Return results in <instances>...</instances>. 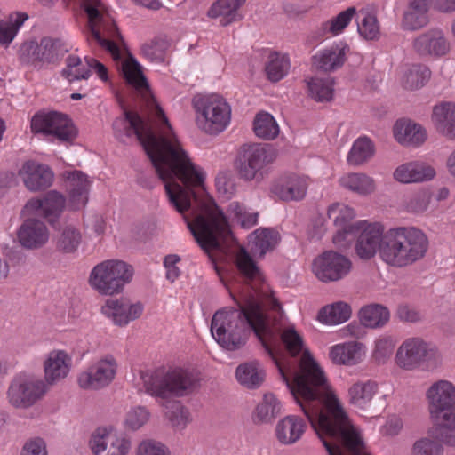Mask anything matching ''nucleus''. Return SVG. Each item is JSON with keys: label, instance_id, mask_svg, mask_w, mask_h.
<instances>
[{"label": "nucleus", "instance_id": "nucleus-1", "mask_svg": "<svg viewBox=\"0 0 455 455\" xmlns=\"http://www.w3.org/2000/svg\"><path fill=\"white\" fill-rule=\"evenodd\" d=\"M235 264L251 283L237 294L232 293L238 308L214 314L212 338L221 347L234 351L243 347L253 331L275 361L283 380L311 427H355L323 371L304 349L301 336L284 318L279 303L262 283L259 268L243 247L236 251Z\"/></svg>", "mask_w": 455, "mask_h": 455}, {"label": "nucleus", "instance_id": "nucleus-2", "mask_svg": "<svg viewBox=\"0 0 455 455\" xmlns=\"http://www.w3.org/2000/svg\"><path fill=\"white\" fill-rule=\"evenodd\" d=\"M116 136L124 141L135 137L143 146L164 184L169 204L187 222L200 247L212 258L224 250L231 237L227 218L205 190V172L183 148L163 110L156 106L154 120L125 111L113 124Z\"/></svg>", "mask_w": 455, "mask_h": 455}, {"label": "nucleus", "instance_id": "nucleus-3", "mask_svg": "<svg viewBox=\"0 0 455 455\" xmlns=\"http://www.w3.org/2000/svg\"><path fill=\"white\" fill-rule=\"evenodd\" d=\"M84 7L89 19L90 41L109 53L130 85L141 93H148V84L142 67L122 47V37L106 5L100 0H84Z\"/></svg>", "mask_w": 455, "mask_h": 455}, {"label": "nucleus", "instance_id": "nucleus-4", "mask_svg": "<svg viewBox=\"0 0 455 455\" xmlns=\"http://www.w3.org/2000/svg\"><path fill=\"white\" fill-rule=\"evenodd\" d=\"M380 259L394 267H405L421 260L429 248L427 235L415 227L387 230L381 244Z\"/></svg>", "mask_w": 455, "mask_h": 455}, {"label": "nucleus", "instance_id": "nucleus-5", "mask_svg": "<svg viewBox=\"0 0 455 455\" xmlns=\"http://www.w3.org/2000/svg\"><path fill=\"white\" fill-rule=\"evenodd\" d=\"M147 394L161 401L191 394L199 382L198 373L188 368L158 369L141 375Z\"/></svg>", "mask_w": 455, "mask_h": 455}, {"label": "nucleus", "instance_id": "nucleus-6", "mask_svg": "<svg viewBox=\"0 0 455 455\" xmlns=\"http://www.w3.org/2000/svg\"><path fill=\"white\" fill-rule=\"evenodd\" d=\"M192 106L196 126L207 134H220L230 124L231 107L219 94H197L192 100Z\"/></svg>", "mask_w": 455, "mask_h": 455}, {"label": "nucleus", "instance_id": "nucleus-7", "mask_svg": "<svg viewBox=\"0 0 455 455\" xmlns=\"http://www.w3.org/2000/svg\"><path fill=\"white\" fill-rule=\"evenodd\" d=\"M133 276L132 266L119 259H107L95 265L90 272L88 283L100 295L113 296L121 293Z\"/></svg>", "mask_w": 455, "mask_h": 455}, {"label": "nucleus", "instance_id": "nucleus-8", "mask_svg": "<svg viewBox=\"0 0 455 455\" xmlns=\"http://www.w3.org/2000/svg\"><path fill=\"white\" fill-rule=\"evenodd\" d=\"M395 361L404 371H434L442 364L439 352L419 337L405 339L396 350Z\"/></svg>", "mask_w": 455, "mask_h": 455}, {"label": "nucleus", "instance_id": "nucleus-9", "mask_svg": "<svg viewBox=\"0 0 455 455\" xmlns=\"http://www.w3.org/2000/svg\"><path fill=\"white\" fill-rule=\"evenodd\" d=\"M275 150L269 145L249 143L243 145L235 160L239 177L245 181H260L275 161Z\"/></svg>", "mask_w": 455, "mask_h": 455}, {"label": "nucleus", "instance_id": "nucleus-10", "mask_svg": "<svg viewBox=\"0 0 455 455\" xmlns=\"http://www.w3.org/2000/svg\"><path fill=\"white\" fill-rule=\"evenodd\" d=\"M431 420L437 427H455V384L438 379L426 390Z\"/></svg>", "mask_w": 455, "mask_h": 455}, {"label": "nucleus", "instance_id": "nucleus-11", "mask_svg": "<svg viewBox=\"0 0 455 455\" xmlns=\"http://www.w3.org/2000/svg\"><path fill=\"white\" fill-rule=\"evenodd\" d=\"M329 455H370L357 428H314Z\"/></svg>", "mask_w": 455, "mask_h": 455}, {"label": "nucleus", "instance_id": "nucleus-12", "mask_svg": "<svg viewBox=\"0 0 455 455\" xmlns=\"http://www.w3.org/2000/svg\"><path fill=\"white\" fill-rule=\"evenodd\" d=\"M49 387L40 378L32 374L20 373L10 383L7 399L10 404L19 409H28L41 401Z\"/></svg>", "mask_w": 455, "mask_h": 455}, {"label": "nucleus", "instance_id": "nucleus-13", "mask_svg": "<svg viewBox=\"0 0 455 455\" xmlns=\"http://www.w3.org/2000/svg\"><path fill=\"white\" fill-rule=\"evenodd\" d=\"M118 371L116 358L104 355L88 364L77 375V384L86 391H100L108 387L116 379Z\"/></svg>", "mask_w": 455, "mask_h": 455}, {"label": "nucleus", "instance_id": "nucleus-14", "mask_svg": "<svg viewBox=\"0 0 455 455\" xmlns=\"http://www.w3.org/2000/svg\"><path fill=\"white\" fill-rule=\"evenodd\" d=\"M352 269L351 260L337 251H325L315 258L312 271L321 282H337L346 277Z\"/></svg>", "mask_w": 455, "mask_h": 455}, {"label": "nucleus", "instance_id": "nucleus-15", "mask_svg": "<svg viewBox=\"0 0 455 455\" xmlns=\"http://www.w3.org/2000/svg\"><path fill=\"white\" fill-rule=\"evenodd\" d=\"M30 126L35 133L52 135L63 141H69L76 136V129L71 120L58 112L36 113L31 119Z\"/></svg>", "mask_w": 455, "mask_h": 455}, {"label": "nucleus", "instance_id": "nucleus-16", "mask_svg": "<svg viewBox=\"0 0 455 455\" xmlns=\"http://www.w3.org/2000/svg\"><path fill=\"white\" fill-rule=\"evenodd\" d=\"M412 49L420 57L440 60L451 53V44L442 28H432L413 38Z\"/></svg>", "mask_w": 455, "mask_h": 455}, {"label": "nucleus", "instance_id": "nucleus-17", "mask_svg": "<svg viewBox=\"0 0 455 455\" xmlns=\"http://www.w3.org/2000/svg\"><path fill=\"white\" fill-rule=\"evenodd\" d=\"M144 311L140 302H132L127 298H110L101 306V314L114 325L126 327L130 323L139 319Z\"/></svg>", "mask_w": 455, "mask_h": 455}, {"label": "nucleus", "instance_id": "nucleus-18", "mask_svg": "<svg viewBox=\"0 0 455 455\" xmlns=\"http://www.w3.org/2000/svg\"><path fill=\"white\" fill-rule=\"evenodd\" d=\"M68 51V45L61 39L44 37L40 44L35 41L23 44L20 54L28 62L36 60L52 62Z\"/></svg>", "mask_w": 455, "mask_h": 455}, {"label": "nucleus", "instance_id": "nucleus-19", "mask_svg": "<svg viewBox=\"0 0 455 455\" xmlns=\"http://www.w3.org/2000/svg\"><path fill=\"white\" fill-rule=\"evenodd\" d=\"M357 240L355 252L359 258L369 259L377 252L380 258L381 244L384 238L383 227L379 223L361 222L356 227Z\"/></svg>", "mask_w": 455, "mask_h": 455}, {"label": "nucleus", "instance_id": "nucleus-20", "mask_svg": "<svg viewBox=\"0 0 455 455\" xmlns=\"http://www.w3.org/2000/svg\"><path fill=\"white\" fill-rule=\"evenodd\" d=\"M93 455H100L108 447L107 455H126L131 448L130 441L118 435L115 428H96L90 439Z\"/></svg>", "mask_w": 455, "mask_h": 455}, {"label": "nucleus", "instance_id": "nucleus-21", "mask_svg": "<svg viewBox=\"0 0 455 455\" xmlns=\"http://www.w3.org/2000/svg\"><path fill=\"white\" fill-rule=\"evenodd\" d=\"M24 186L32 192L49 188L53 181V172L46 164L34 160L25 162L19 170Z\"/></svg>", "mask_w": 455, "mask_h": 455}, {"label": "nucleus", "instance_id": "nucleus-22", "mask_svg": "<svg viewBox=\"0 0 455 455\" xmlns=\"http://www.w3.org/2000/svg\"><path fill=\"white\" fill-rule=\"evenodd\" d=\"M72 365V357L62 349L50 351L44 361L43 379L46 386L55 385L68 377Z\"/></svg>", "mask_w": 455, "mask_h": 455}, {"label": "nucleus", "instance_id": "nucleus-23", "mask_svg": "<svg viewBox=\"0 0 455 455\" xmlns=\"http://www.w3.org/2000/svg\"><path fill=\"white\" fill-rule=\"evenodd\" d=\"M308 185L307 176L290 174L274 182L270 193L283 201H299L305 197Z\"/></svg>", "mask_w": 455, "mask_h": 455}, {"label": "nucleus", "instance_id": "nucleus-24", "mask_svg": "<svg viewBox=\"0 0 455 455\" xmlns=\"http://www.w3.org/2000/svg\"><path fill=\"white\" fill-rule=\"evenodd\" d=\"M435 169L423 161H410L399 164L393 172V178L402 184L421 183L432 180Z\"/></svg>", "mask_w": 455, "mask_h": 455}, {"label": "nucleus", "instance_id": "nucleus-25", "mask_svg": "<svg viewBox=\"0 0 455 455\" xmlns=\"http://www.w3.org/2000/svg\"><path fill=\"white\" fill-rule=\"evenodd\" d=\"M65 202L63 195L51 190L43 198L29 200L25 208L28 212L44 217L52 225L60 216Z\"/></svg>", "mask_w": 455, "mask_h": 455}, {"label": "nucleus", "instance_id": "nucleus-26", "mask_svg": "<svg viewBox=\"0 0 455 455\" xmlns=\"http://www.w3.org/2000/svg\"><path fill=\"white\" fill-rule=\"evenodd\" d=\"M431 124L436 132L447 140H455V102L450 100L435 104L431 112Z\"/></svg>", "mask_w": 455, "mask_h": 455}, {"label": "nucleus", "instance_id": "nucleus-27", "mask_svg": "<svg viewBox=\"0 0 455 455\" xmlns=\"http://www.w3.org/2000/svg\"><path fill=\"white\" fill-rule=\"evenodd\" d=\"M67 190L68 194V206L71 210H80L88 202V195L92 182L87 175L80 171L66 172Z\"/></svg>", "mask_w": 455, "mask_h": 455}, {"label": "nucleus", "instance_id": "nucleus-28", "mask_svg": "<svg viewBox=\"0 0 455 455\" xmlns=\"http://www.w3.org/2000/svg\"><path fill=\"white\" fill-rule=\"evenodd\" d=\"M348 52L349 47L347 44H333L317 51L312 57V65L317 70L333 72L343 66Z\"/></svg>", "mask_w": 455, "mask_h": 455}, {"label": "nucleus", "instance_id": "nucleus-29", "mask_svg": "<svg viewBox=\"0 0 455 455\" xmlns=\"http://www.w3.org/2000/svg\"><path fill=\"white\" fill-rule=\"evenodd\" d=\"M18 239L24 248L37 249L49 240V230L43 221L28 219L18 231Z\"/></svg>", "mask_w": 455, "mask_h": 455}, {"label": "nucleus", "instance_id": "nucleus-30", "mask_svg": "<svg viewBox=\"0 0 455 455\" xmlns=\"http://www.w3.org/2000/svg\"><path fill=\"white\" fill-rule=\"evenodd\" d=\"M395 140L403 146L419 147L427 137L426 129L410 119L397 120L393 127Z\"/></svg>", "mask_w": 455, "mask_h": 455}, {"label": "nucleus", "instance_id": "nucleus-31", "mask_svg": "<svg viewBox=\"0 0 455 455\" xmlns=\"http://www.w3.org/2000/svg\"><path fill=\"white\" fill-rule=\"evenodd\" d=\"M366 347L363 343L348 341L331 347L329 356L333 363L354 366L365 357Z\"/></svg>", "mask_w": 455, "mask_h": 455}, {"label": "nucleus", "instance_id": "nucleus-32", "mask_svg": "<svg viewBox=\"0 0 455 455\" xmlns=\"http://www.w3.org/2000/svg\"><path fill=\"white\" fill-rule=\"evenodd\" d=\"M245 0H217L208 10V16L218 19L222 26H228L242 19L240 8Z\"/></svg>", "mask_w": 455, "mask_h": 455}, {"label": "nucleus", "instance_id": "nucleus-33", "mask_svg": "<svg viewBox=\"0 0 455 455\" xmlns=\"http://www.w3.org/2000/svg\"><path fill=\"white\" fill-rule=\"evenodd\" d=\"M342 188L362 196L371 195L376 190L375 180L363 172H350L339 179Z\"/></svg>", "mask_w": 455, "mask_h": 455}, {"label": "nucleus", "instance_id": "nucleus-34", "mask_svg": "<svg viewBox=\"0 0 455 455\" xmlns=\"http://www.w3.org/2000/svg\"><path fill=\"white\" fill-rule=\"evenodd\" d=\"M280 241L279 233L273 228H261L250 235V243L254 255L263 257L274 250Z\"/></svg>", "mask_w": 455, "mask_h": 455}, {"label": "nucleus", "instance_id": "nucleus-35", "mask_svg": "<svg viewBox=\"0 0 455 455\" xmlns=\"http://www.w3.org/2000/svg\"><path fill=\"white\" fill-rule=\"evenodd\" d=\"M238 382L251 389L260 387L265 379V371L257 361H251L240 364L235 371Z\"/></svg>", "mask_w": 455, "mask_h": 455}, {"label": "nucleus", "instance_id": "nucleus-36", "mask_svg": "<svg viewBox=\"0 0 455 455\" xmlns=\"http://www.w3.org/2000/svg\"><path fill=\"white\" fill-rule=\"evenodd\" d=\"M378 389L375 381H357L348 388V401L356 408L365 409L378 393Z\"/></svg>", "mask_w": 455, "mask_h": 455}, {"label": "nucleus", "instance_id": "nucleus-37", "mask_svg": "<svg viewBox=\"0 0 455 455\" xmlns=\"http://www.w3.org/2000/svg\"><path fill=\"white\" fill-rule=\"evenodd\" d=\"M358 317L363 326L378 329L384 327L388 323L390 312L383 305L369 304L360 309Z\"/></svg>", "mask_w": 455, "mask_h": 455}, {"label": "nucleus", "instance_id": "nucleus-38", "mask_svg": "<svg viewBox=\"0 0 455 455\" xmlns=\"http://www.w3.org/2000/svg\"><path fill=\"white\" fill-rule=\"evenodd\" d=\"M82 242L80 230L73 224L63 226L55 238V245L58 251L64 254H74Z\"/></svg>", "mask_w": 455, "mask_h": 455}, {"label": "nucleus", "instance_id": "nucleus-39", "mask_svg": "<svg viewBox=\"0 0 455 455\" xmlns=\"http://www.w3.org/2000/svg\"><path fill=\"white\" fill-rule=\"evenodd\" d=\"M352 315V309L345 301H336L324 306L318 313L321 323L328 325H338L347 322Z\"/></svg>", "mask_w": 455, "mask_h": 455}, {"label": "nucleus", "instance_id": "nucleus-40", "mask_svg": "<svg viewBox=\"0 0 455 455\" xmlns=\"http://www.w3.org/2000/svg\"><path fill=\"white\" fill-rule=\"evenodd\" d=\"M430 76L431 71L427 66L415 64L403 70L400 81L405 90L415 91L423 87Z\"/></svg>", "mask_w": 455, "mask_h": 455}, {"label": "nucleus", "instance_id": "nucleus-41", "mask_svg": "<svg viewBox=\"0 0 455 455\" xmlns=\"http://www.w3.org/2000/svg\"><path fill=\"white\" fill-rule=\"evenodd\" d=\"M374 154V143L368 137L361 136L353 142L347 160L350 165L358 166L368 162Z\"/></svg>", "mask_w": 455, "mask_h": 455}, {"label": "nucleus", "instance_id": "nucleus-42", "mask_svg": "<svg viewBox=\"0 0 455 455\" xmlns=\"http://www.w3.org/2000/svg\"><path fill=\"white\" fill-rule=\"evenodd\" d=\"M307 89L312 99L318 102L330 101L333 98L334 81L331 77H312L307 82Z\"/></svg>", "mask_w": 455, "mask_h": 455}, {"label": "nucleus", "instance_id": "nucleus-43", "mask_svg": "<svg viewBox=\"0 0 455 455\" xmlns=\"http://www.w3.org/2000/svg\"><path fill=\"white\" fill-rule=\"evenodd\" d=\"M28 18L24 12H15L6 20L0 21V44L9 45L16 36L19 29Z\"/></svg>", "mask_w": 455, "mask_h": 455}, {"label": "nucleus", "instance_id": "nucleus-44", "mask_svg": "<svg viewBox=\"0 0 455 455\" xmlns=\"http://www.w3.org/2000/svg\"><path fill=\"white\" fill-rule=\"evenodd\" d=\"M356 20L358 32L365 39L373 40L379 36V26L377 18L368 7L356 12Z\"/></svg>", "mask_w": 455, "mask_h": 455}, {"label": "nucleus", "instance_id": "nucleus-45", "mask_svg": "<svg viewBox=\"0 0 455 455\" xmlns=\"http://www.w3.org/2000/svg\"><path fill=\"white\" fill-rule=\"evenodd\" d=\"M253 132L258 138L273 140L279 133V126L272 115L262 111L254 118Z\"/></svg>", "mask_w": 455, "mask_h": 455}, {"label": "nucleus", "instance_id": "nucleus-46", "mask_svg": "<svg viewBox=\"0 0 455 455\" xmlns=\"http://www.w3.org/2000/svg\"><path fill=\"white\" fill-rule=\"evenodd\" d=\"M279 411L280 403L276 397L271 393H267L255 409L253 420L256 424H269Z\"/></svg>", "mask_w": 455, "mask_h": 455}, {"label": "nucleus", "instance_id": "nucleus-47", "mask_svg": "<svg viewBox=\"0 0 455 455\" xmlns=\"http://www.w3.org/2000/svg\"><path fill=\"white\" fill-rule=\"evenodd\" d=\"M228 214L245 229H249L258 223L259 213L257 212H249L246 207L239 202H231L229 204Z\"/></svg>", "mask_w": 455, "mask_h": 455}, {"label": "nucleus", "instance_id": "nucleus-48", "mask_svg": "<svg viewBox=\"0 0 455 455\" xmlns=\"http://www.w3.org/2000/svg\"><path fill=\"white\" fill-rule=\"evenodd\" d=\"M290 68V60L287 55L273 52L269 56V61L266 66L268 78L273 82L281 80Z\"/></svg>", "mask_w": 455, "mask_h": 455}, {"label": "nucleus", "instance_id": "nucleus-49", "mask_svg": "<svg viewBox=\"0 0 455 455\" xmlns=\"http://www.w3.org/2000/svg\"><path fill=\"white\" fill-rule=\"evenodd\" d=\"M328 218L332 220L338 228L353 227L350 221L355 218V210L344 204L335 203L328 208Z\"/></svg>", "mask_w": 455, "mask_h": 455}, {"label": "nucleus", "instance_id": "nucleus-50", "mask_svg": "<svg viewBox=\"0 0 455 455\" xmlns=\"http://www.w3.org/2000/svg\"><path fill=\"white\" fill-rule=\"evenodd\" d=\"M356 12L355 7H349L339 12L336 17L323 24V31L330 33L331 36L339 35L356 15Z\"/></svg>", "mask_w": 455, "mask_h": 455}, {"label": "nucleus", "instance_id": "nucleus-51", "mask_svg": "<svg viewBox=\"0 0 455 455\" xmlns=\"http://www.w3.org/2000/svg\"><path fill=\"white\" fill-rule=\"evenodd\" d=\"M62 76L69 82L87 79L90 76V69L87 63L84 64L79 57L69 55L66 59V68L62 70Z\"/></svg>", "mask_w": 455, "mask_h": 455}, {"label": "nucleus", "instance_id": "nucleus-52", "mask_svg": "<svg viewBox=\"0 0 455 455\" xmlns=\"http://www.w3.org/2000/svg\"><path fill=\"white\" fill-rule=\"evenodd\" d=\"M151 421L149 410L141 405L128 408L123 417V423L125 427H144Z\"/></svg>", "mask_w": 455, "mask_h": 455}, {"label": "nucleus", "instance_id": "nucleus-53", "mask_svg": "<svg viewBox=\"0 0 455 455\" xmlns=\"http://www.w3.org/2000/svg\"><path fill=\"white\" fill-rule=\"evenodd\" d=\"M429 22L427 12L407 7L404 12L402 26L406 30H418Z\"/></svg>", "mask_w": 455, "mask_h": 455}, {"label": "nucleus", "instance_id": "nucleus-54", "mask_svg": "<svg viewBox=\"0 0 455 455\" xmlns=\"http://www.w3.org/2000/svg\"><path fill=\"white\" fill-rule=\"evenodd\" d=\"M395 341L391 336H380L375 340L372 351L373 359L379 363H386L393 354Z\"/></svg>", "mask_w": 455, "mask_h": 455}, {"label": "nucleus", "instance_id": "nucleus-55", "mask_svg": "<svg viewBox=\"0 0 455 455\" xmlns=\"http://www.w3.org/2000/svg\"><path fill=\"white\" fill-rule=\"evenodd\" d=\"M167 49V42L162 37H156L141 45V53L151 61H162Z\"/></svg>", "mask_w": 455, "mask_h": 455}, {"label": "nucleus", "instance_id": "nucleus-56", "mask_svg": "<svg viewBox=\"0 0 455 455\" xmlns=\"http://www.w3.org/2000/svg\"><path fill=\"white\" fill-rule=\"evenodd\" d=\"M215 186L218 193L227 199L231 198L236 192L235 179L228 172H220L217 174Z\"/></svg>", "mask_w": 455, "mask_h": 455}, {"label": "nucleus", "instance_id": "nucleus-57", "mask_svg": "<svg viewBox=\"0 0 455 455\" xmlns=\"http://www.w3.org/2000/svg\"><path fill=\"white\" fill-rule=\"evenodd\" d=\"M170 405L171 410H168L165 413L173 425L185 426L191 423L189 411L180 402L172 401Z\"/></svg>", "mask_w": 455, "mask_h": 455}, {"label": "nucleus", "instance_id": "nucleus-58", "mask_svg": "<svg viewBox=\"0 0 455 455\" xmlns=\"http://www.w3.org/2000/svg\"><path fill=\"white\" fill-rule=\"evenodd\" d=\"M137 455H171V451L169 448L161 442L148 439L140 443Z\"/></svg>", "mask_w": 455, "mask_h": 455}, {"label": "nucleus", "instance_id": "nucleus-59", "mask_svg": "<svg viewBox=\"0 0 455 455\" xmlns=\"http://www.w3.org/2000/svg\"><path fill=\"white\" fill-rule=\"evenodd\" d=\"M430 196L425 192L412 195L405 203V208L409 212L422 213L428 208Z\"/></svg>", "mask_w": 455, "mask_h": 455}, {"label": "nucleus", "instance_id": "nucleus-60", "mask_svg": "<svg viewBox=\"0 0 455 455\" xmlns=\"http://www.w3.org/2000/svg\"><path fill=\"white\" fill-rule=\"evenodd\" d=\"M413 451L416 455H443V448L430 439L422 438L414 443Z\"/></svg>", "mask_w": 455, "mask_h": 455}, {"label": "nucleus", "instance_id": "nucleus-61", "mask_svg": "<svg viewBox=\"0 0 455 455\" xmlns=\"http://www.w3.org/2000/svg\"><path fill=\"white\" fill-rule=\"evenodd\" d=\"M356 233L355 227H342L333 235L332 242L336 247L345 250L351 245Z\"/></svg>", "mask_w": 455, "mask_h": 455}, {"label": "nucleus", "instance_id": "nucleus-62", "mask_svg": "<svg viewBox=\"0 0 455 455\" xmlns=\"http://www.w3.org/2000/svg\"><path fill=\"white\" fill-rule=\"evenodd\" d=\"M20 455H47L45 442L40 437H33L27 440L22 447Z\"/></svg>", "mask_w": 455, "mask_h": 455}, {"label": "nucleus", "instance_id": "nucleus-63", "mask_svg": "<svg viewBox=\"0 0 455 455\" xmlns=\"http://www.w3.org/2000/svg\"><path fill=\"white\" fill-rule=\"evenodd\" d=\"M304 433V428H275V436L282 444L296 443Z\"/></svg>", "mask_w": 455, "mask_h": 455}, {"label": "nucleus", "instance_id": "nucleus-64", "mask_svg": "<svg viewBox=\"0 0 455 455\" xmlns=\"http://www.w3.org/2000/svg\"><path fill=\"white\" fill-rule=\"evenodd\" d=\"M180 261V258L176 254H170L164 258V266L166 269V278L173 283L180 275V270L177 264Z\"/></svg>", "mask_w": 455, "mask_h": 455}]
</instances>
